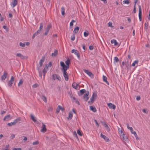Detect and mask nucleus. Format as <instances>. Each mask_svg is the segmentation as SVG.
Masks as SVG:
<instances>
[{"mask_svg":"<svg viewBox=\"0 0 150 150\" xmlns=\"http://www.w3.org/2000/svg\"><path fill=\"white\" fill-rule=\"evenodd\" d=\"M52 64V62H50L47 64V67H50L51 66Z\"/></svg>","mask_w":150,"mask_h":150,"instance_id":"52","label":"nucleus"},{"mask_svg":"<svg viewBox=\"0 0 150 150\" xmlns=\"http://www.w3.org/2000/svg\"><path fill=\"white\" fill-rule=\"evenodd\" d=\"M30 115L31 119L34 122H36L37 124L39 123V122L36 120V117L34 116L32 114H31Z\"/></svg>","mask_w":150,"mask_h":150,"instance_id":"15","label":"nucleus"},{"mask_svg":"<svg viewBox=\"0 0 150 150\" xmlns=\"http://www.w3.org/2000/svg\"><path fill=\"white\" fill-rule=\"evenodd\" d=\"M89 48L90 50H92L93 49V47L92 45H90L89 46Z\"/></svg>","mask_w":150,"mask_h":150,"instance_id":"55","label":"nucleus"},{"mask_svg":"<svg viewBox=\"0 0 150 150\" xmlns=\"http://www.w3.org/2000/svg\"><path fill=\"white\" fill-rule=\"evenodd\" d=\"M41 128L42 129L40 130V131L41 132L43 133L45 132L46 131L47 129L45 125L43 123H42Z\"/></svg>","mask_w":150,"mask_h":150,"instance_id":"9","label":"nucleus"},{"mask_svg":"<svg viewBox=\"0 0 150 150\" xmlns=\"http://www.w3.org/2000/svg\"><path fill=\"white\" fill-rule=\"evenodd\" d=\"M142 78L143 77L142 76H141L140 77H139L138 78L137 81H138V82L140 84L141 83L142 81Z\"/></svg>","mask_w":150,"mask_h":150,"instance_id":"29","label":"nucleus"},{"mask_svg":"<svg viewBox=\"0 0 150 150\" xmlns=\"http://www.w3.org/2000/svg\"><path fill=\"white\" fill-rule=\"evenodd\" d=\"M73 115L72 113L71 112H69V116L68 117H67V119H68V120H71L72 117Z\"/></svg>","mask_w":150,"mask_h":150,"instance_id":"24","label":"nucleus"},{"mask_svg":"<svg viewBox=\"0 0 150 150\" xmlns=\"http://www.w3.org/2000/svg\"><path fill=\"white\" fill-rule=\"evenodd\" d=\"M79 29V27L78 26H76L74 29L73 32L75 33H76L78 32Z\"/></svg>","mask_w":150,"mask_h":150,"instance_id":"26","label":"nucleus"},{"mask_svg":"<svg viewBox=\"0 0 150 150\" xmlns=\"http://www.w3.org/2000/svg\"><path fill=\"white\" fill-rule=\"evenodd\" d=\"M41 98L45 102H46L47 101V98L46 97L44 96H42L41 97Z\"/></svg>","mask_w":150,"mask_h":150,"instance_id":"33","label":"nucleus"},{"mask_svg":"<svg viewBox=\"0 0 150 150\" xmlns=\"http://www.w3.org/2000/svg\"><path fill=\"white\" fill-rule=\"evenodd\" d=\"M12 4L13 7H15L17 4V0H13L12 2Z\"/></svg>","mask_w":150,"mask_h":150,"instance_id":"25","label":"nucleus"},{"mask_svg":"<svg viewBox=\"0 0 150 150\" xmlns=\"http://www.w3.org/2000/svg\"><path fill=\"white\" fill-rule=\"evenodd\" d=\"M40 30H38L36 32H35L33 35L32 38L33 39L35 36H37L39 33H40Z\"/></svg>","mask_w":150,"mask_h":150,"instance_id":"19","label":"nucleus"},{"mask_svg":"<svg viewBox=\"0 0 150 150\" xmlns=\"http://www.w3.org/2000/svg\"><path fill=\"white\" fill-rule=\"evenodd\" d=\"M114 61L116 62H118L119 60L118 58L117 57H114Z\"/></svg>","mask_w":150,"mask_h":150,"instance_id":"45","label":"nucleus"},{"mask_svg":"<svg viewBox=\"0 0 150 150\" xmlns=\"http://www.w3.org/2000/svg\"><path fill=\"white\" fill-rule=\"evenodd\" d=\"M7 125L9 126H11L12 125H15L13 122H11L10 123H8L7 124Z\"/></svg>","mask_w":150,"mask_h":150,"instance_id":"39","label":"nucleus"},{"mask_svg":"<svg viewBox=\"0 0 150 150\" xmlns=\"http://www.w3.org/2000/svg\"><path fill=\"white\" fill-rule=\"evenodd\" d=\"M75 39V37L74 35L73 34L72 36H71V40L72 41H74Z\"/></svg>","mask_w":150,"mask_h":150,"instance_id":"47","label":"nucleus"},{"mask_svg":"<svg viewBox=\"0 0 150 150\" xmlns=\"http://www.w3.org/2000/svg\"><path fill=\"white\" fill-rule=\"evenodd\" d=\"M120 137L123 139V140L127 141V137L125 136V134H123L122 135H121L120 136Z\"/></svg>","mask_w":150,"mask_h":150,"instance_id":"23","label":"nucleus"},{"mask_svg":"<svg viewBox=\"0 0 150 150\" xmlns=\"http://www.w3.org/2000/svg\"><path fill=\"white\" fill-rule=\"evenodd\" d=\"M72 86L74 88L76 89H77L78 88V86H79V84H77L76 82H74L72 83Z\"/></svg>","mask_w":150,"mask_h":150,"instance_id":"17","label":"nucleus"},{"mask_svg":"<svg viewBox=\"0 0 150 150\" xmlns=\"http://www.w3.org/2000/svg\"><path fill=\"white\" fill-rule=\"evenodd\" d=\"M77 133L80 136H82V135L81 132L80 131L79 129L77 130Z\"/></svg>","mask_w":150,"mask_h":150,"instance_id":"41","label":"nucleus"},{"mask_svg":"<svg viewBox=\"0 0 150 150\" xmlns=\"http://www.w3.org/2000/svg\"><path fill=\"white\" fill-rule=\"evenodd\" d=\"M89 94V92L87 91L86 93L83 96V98L86 101H87L89 99V97L88 96Z\"/></svg>","mask_w":150,"mask_h":150,"instance_id":"8","label":"nucleus"},{"mask_svg":"<svg viewBox=\"0 0 150 150\" xmlns=\"http://www.w3.org/2000/svg\"><path fill=\"white\" fill-rule=\"evenodd\" d=\"M83 71L84 72L89 76L91 78H93L94 75L91 72H90L88 70L86 69H84Z\"/></svg>","mask_w":150,"mask_h":150,"instance_id":"4","label":"nucleus"},{"mask_svg":"<svg viewBox=\"0 0 150 150\" xmlns=\"http://www.w3.org/2000/svg\"><path fill=\"white\" fill-rule=\"evenodd\" d=\"M11 117L10 115H8L5 116L4 119V120H11Z\"/></svg>","mask_w":150,"mask_h":150,"instance_id":"16","label":"nucleus"},{"mask_svg":"<svg viewBox=\"0 0 150 150\" xmlns=\"http://www.w3.org/2000/svg\"><path fill=\"white\" fill-rule=\"evenodd\" d=\"M86 92V90L84 89H81L80 91V94L81 95H83V93H85Z\"/></svg>","mask_w":150,"mask_h":150,"instance_id":"32","label":"nucleus"},{"mask_svg":"<svg viewBox=\"0 0 150 150\" xmlns=\"http://www.w3.org/2000/svg\"><path fill=\"white\" fill-rule=\"evenodd\" d=\"M94 121L95 122L96 125L97 126H99V124L97 120H94Z\"/></svg>","mask_w":150,"mask_h":150,"instance_id":"61","label":"nucleus"},{"mask_svg":"<svg viewBox=\"0 0 150 150\" xmlns=\"http://www.w3.org/2000/svg\"><path fill=\"white\" fill-rule=\"evenodd\" d=\"M108 105L109 108H112L115 109L116 108V106L114 104L111 103H108Z\"/></svg>","mask_w":150,"mask_h":150,"instance_id":"13","label":"nucleus"},{"mask_svg":"<svg viewBox=\"0 0 150 150\" xmlns=\"http://www.w3.org/2000/svg\"><path fill=\"white\" fill-rule=\"evenodd\" d=\"M16 56L20 57L21 59H23L24 58V57L23 55L20 53H18L16 54Z\"/></svg>","mask_w":150,"mask_h":150,"instance_id":"27","label":"nucleus"},{"mask_svg":"<svg viewBox=\"0 0 150 150\" xmlns=\"http://www.w3.org/2000/svg\"><path fill=\"white\" fill-rule=\"evenodd\" d=\"M70 60L69 59H68L65 62V64L67 65H69V64H70Z\"/></svg>","mask_w":150,"mask_h":150,"instance_id":"42","label":"nucleus"},{"mask_svg":"<svg viewBox=\"0 0 150 150\" xmlns=\"http://www.w3.org/2000/svg\"><path fill=\"white\" fill-rule=\"evenodd\" d=\"M108 26L111 27H113V26L112 25V23L111 22H109L108 23Z\"/></svg>","mask_w":150,"mask_h":150,"instance_id":"54","label":"nucleus"},{"mask_svg":"<svg viewBox=\"0 0 150 150\" xmlns=\"http://www.w3.org/2000/svg\"><path fill=\"white\" fill-rule=\"evenodd\" d=\"M19 45L20 46L23 47H24L25 46V42L22 43L21 42H20Z\"/></svg>","mask_w":150,"mask_h":150,"instance_id":"34","label":"nucleus"},{"mask_svg":"<svg viewBox=\"0 0 150 150\" xmlns=\"http://www.w3.org/2000/svg\"><path fill=\"white\" fill-rule=\"evenodd\" d=\"M61 13L62 15L64 16L65 14V8L64 7H62L61 8Z\"/></svg>","mask_w":150,"mask_h":150,"instance_id":"28","label":"nucleus"},{"mask_svg":"<svg viewBox=\"0 0 150 150\" xmlns=\"http://www.w3.org/2000/svg\"><path fill=\"white\" fill-rule=\"evenodd\" d=\"M45 59V57L44 56H42V58L40 60H42L41 61V62L42 63L44 62Z\"/></svg>","mask_w":150,"mask_h":150,"instance_id":"56","label":"nucleus"},{"mask_svg":"<svg viewBox=\"0 0 150 150\" xmlns=\"http://www.w3.org/2000/svg\"><path fill=\"white\" fill-rule=\"evenodd\" d=\"M138 60H135V61L132 64V66H135L136 64H137L138 63Z\"/></svg>","mask_w":150,"mask_h":150,"instance_id":"37","label":"nucleus"},{"mask_svg":"<svg viewBox=\"0 0 150 150\" xmlns=\"http://www.w3.org/2000/svg\"><path fill=\"white\" fill-rule=\"evenodd\" d=\"M57 50H55L54 53H52L51 55L52 56H54L55 57L57 54Z\"/></svg>","mask_w":150,"mask_h":150,"instance_id":"30","label":"nucleus"},{"mask_svg":"<svg viewBox=\"0 0 150 150\" xmlns=\"http://www.w3.org/2000/svg\"><path fill=\"white\" fill-rule=\"evenodd\" d=\"M23 80L22 79H21L20 80L19 83H18V86H20L21 85L23 84Z\"/></svg>","mask_w":150,"mask_h":150,"instance_id":"36","label":"nucleus"},{"mask_svg":"<svg viewBox=\"0 0 150 150\" xmlns=\"http://www.w3.org/2000/svg\"><path fill=\"white\" fill-rule=\"evenodd\" d=\"M7 73L6 71H4L3 75L1 76V79L2 80H5L6 78Z\"/></svg>","mask_w":150,"mask_h":150,"instance_id":"12","label":"nucleus"},{"mask_svg":"<svg viewBox=\"0 0 150 150\" xmlns=\"http://www.w3.org/2000/svg\"><path fill=\"white\" fill-rule=\"evenodd\" d=\"M63 76L65 78V79L66 81H68L69 80L68 75L67 72H63Z\"/></svg>","mask_w":150,"mask_h":150,"instance_id":"11","label":"nucleus"},{"mask_svg":"<svg viewBox=\"0 0 150 150\" xmlns=\"http://www.w3.org/2000/svg\"><path fill=\"white\" fill-rule=\"evenodd\" d=\"M13 150H21V148L18 147V148H13Z\"/></svg>","mask_w":150,"mask_h":150,"instance_id":"58","label":"nucleus"},{"mask_svg":"<svg viewBox=\"0 0 150 150\" xmlns=\"http://www.w3.org/2000/svg\"><path fill=\"white\" fill-rule=\"evenodd\" d=\"M139 17L140 21L142 20V9L141 6L139 5Z\"/></svg>","mask_w":150,"mask_h":150,"instance_id":"5","label":"nucleus"},{"mask_svg":"<svg viewBox=\"0 0 150 150\" xmlns=\"http://www.w3.org/2000/svg\"><path fill=\"white\" fill-rule=\"evenodd\" d=\"M126 66L127 67V69L129 68V64L128 62H127V63H126L125 64Z\"/></svg>","mask_w":150,"mask_h":150,"instance_id":"62","label":"nucleus"},{"mask_svg":"<svg viewBox=\"0 0 150 150\" xmlns=\"http://www.w3.org/2000/svg\"><path fill=\"white\" fill-rule=\"evenodd\" d=\"M21 121V118L20 117H18L17 118L14 120L13 121L15 125L17 123Z\"/></svg>","mask_w":150,"mask_h":150,"instance_id":"18","label":"nucleus"},{"mask_svg":"<svg viewBox=\"0 0 150 150\" xmlns=\"http://www.w3.org/2000/svg\"><path fill=\"white\" fill-rule=\"evenodd\" d=\"M53 110V108L51 107H49L48 109H47V111H52Z\"/></svg>","mask_w":150,"mask_h":150,"instance_id":"48","label":"nucleus"},{"mask_svg":"<svg viewBox=\"0 0 150 150\" xmlns=\"http://www.w3.org/2000/svg\"><path fill=\"white\" fill-rule=\"evenodd\" d=\"M73 134L74 136L75 137L78 139H79V138H78L77 135L76 134V132L75 131H74L73 132Z\"/></svg>","mask_w":150,"mask_h":150,"instance_id":"38","label":"nucleus"},{"mask_svg":"<svg viewBox=\"0 0 150 150\" xmlns=\"http://www.w3.org/2000/svg\"><path fill=\"white\" fill-rule=\"evenodd\" d=\"M14 81V77L13 76H11L10 80L8 81V85L9 86H11Z\"/></svg>","mask_w":150,"mask_h":150,"instance_id":"6","label":"nucleus"},{"mask_svg":"<svg viewBox=\"0 0 150 150\" xmlns=\"http://www.w3.org/2000/svg\"><path fill=\"white\" fill-rule=\"evenodd\" d=\"M119 134H120V136H121V135H122L123 134H124L123 133V132L122 130H121L120 131H119Z\"/></svg>","mask_w":150,"mask_h":150,"instance_id":"60","label":"nucleus"},{"mask_svg":"<svg viewBox=\"0 0 150 150\" xmlns=\"http://www.w3.org/2000/svg\"><path fill=\"white\" fill-rule=\"evenodd\" d=\"M53 78L55 79V78L58 79L59 81H61V79L60 77L58 74H54L52 75Z\"/></svg>","mask_w":150,"mask_h":150,"instance_id":"14","label":"nucleus"},{"mask_svg":"<svg viewBox=\"0 0 150 150\" xmlns=\"http://www.w3.org/2000/svg\"><path fill=\"white\" fill-rule=\"evenodd\" d=\"M129 2L128 0H124L123 1V3L125 4H128L129 3Z\"/></svg>","mask_w":150,"mask_h":150,"instance_id":"44","label":"nucleus"},{"mask_svg":"<svg viewBox=\"0 0 150 150\" xmlns=\"http://www.w3.org/2000/svg\"><path fill=\"white\" fill-rule=\"evenodd\" d=\"M111 42L112 44L114 43L115 46H117L118 45V42L116 40L113 39L111 40Z\"/></svg>","mask_w":150,"mask_h":150,"instance_id":"20","label":"nucleus"},{"mask_svg":"<svg viewBox=\"0 0 150 150\" xmlns=\"http://www.w3.org/2000/svg\"><path fill=\"white\" fill-rule=\"evenodd\" d=\"M39 144V142L38 141H36L35 142H33L32 143V144L33 145H37Z\"/></svg>","mask_w":150,"mask_h":150,"instance_id":"43","label":"nucleus"},{"mask_svg":"<svg viewBox=\"0 0 150 150\" xmlns=\"http://www.w3.org/2000/svg\"><path fill=\"white\" fill-rule=\"evenodd\" d=\"M60 64L61 66L62 67L65 65L64 62H63L61 61L60 62Z\"/></svg>","mask_w":150,"mask_h":150,"instance_id":"51","label":"nucleus"},{"mask_svg":"<svg viewBox=\"0 0 150 150\" xmlns=\"http://www.w3.org/2000/svg\"><path fill=\"white\" fill-rule=\"evenodd\" d=\"M90 110L94 112H95L96 111V109L94 106H90Z\"/></svg>","mask_w":150,"mask_h":150,"instance_id":"22","label":"nucleus"},{"mask_svg":"<svg viewBox=\"0 0 150 150\" xmlns=\"http://www.w3.org/2000/svg\"><path fill=\"white\" fill-rule=\"evenodd\" d=\"M66 66L65 65L61 69V70H62L63 72H66L67 69H66Z\"/></svg>","mask_w":150,"mask_h":150,"instance_id":"35","label":"nucleus"},{"mask_svg":"<svg viewBox=\"0 0 150 150\" xmlns=\"http://www.w3.org/2000/svg\"><path fill=\"white\" fill-rule=\"evenodd\" d=\"M58 108H59V110H61L62 111H63L64 110V109L62 108V106L60 105H59L58 106Z\"/></svg>","mask_w":150,"mask_h":150,"instance_id":"46","label":"nucleus"},{"mask_svg":"<svg viewBox=\"0 0 150 150\" xmlns=\"http://www.w3.org/2000/svg\"><path fill=\"white\" fill-rule=\"evenodd\" d=\"M68 94L69 95V96L71 98H72L73 97V95H72V93H71L69 92Z\"/></svg>","mask_w":150,"mask_h":150,"instance_id":"64","label":"nucleus"},{"mask_svg":"<svg viewBox=\"0 0 150 150\" xmlns=\"http://www.w3.org/2000/svg\"><path fill=\"white\" fill-rule=\"evenodd\" d=\"M127 128L128 129H130V131L132 133L134 134V136L136 137V139H138V136L136 132L135 131H133V129L132 128V127H130L129 126V124L128 123L127 124Z\"/></svg>","mask_w":150,"mask_h":150,"instance_id":"1","label":"nucleus"},{"mask_svg":"<svg viewBox=\"0 0 150 150\" xmlns=\"http://www.w3.org/2000/svg\"><path fill=\"white\" fill-rule=\"evenodd\" d=\"M103 80L104 81L106 82V83L108 85H109V83L107 81V78L104 75H103Z\"/></svg>","mask_w":150,"mask_h":150,"instance_id":"21","label":"nucleus"},{"mask_svg":"<svg viewBox=\"0 0 150 150\" xmlns=\"http://www.w3.org/2000/svg\"><path fill=\"white\" fill-rule=\"evenodd\" d=\"M83 35L85 37L88 36L89 35L88 32L87 30H86L84 32Z\"/></svg>","mask_w":150,"mask_h":150,"instance_id":"31","label":"nucleus"},{"mask_svg":"<svg viewBox=\"0 0 150 150\" xmlns=\"http://www.w3.org/2000/svg\"><path fill=\"white\" fill-rule=\"evenodd\" d=\"M3 28L5 29L7 31H8V28L7 27V26L6 25H4L3 27Z\"/></svg>","mask_w":150,"mask_h":150,"instance_id":"50","label":"nucleus"},{"mask_svg":"<svg viewBox=\"0 0 150 150\" xmlns=\"http://www.w3.org/2000/svg\"><path fill=\"white\" fill-rule=\"evenodd\" d=\"M43 28V24L42 23H40V26L39 28V29L38 30H40V31H41V30Z\"/></svg>","mask_w":150,"mask_h":150,"instance_id":"49","label":"nucleus"},{"mask_svg":"<svg viewBox=\"0 0 150 150\" xmlns=\"http://www.w3.org/2000/svg\"><path fill=\"white\" fill-rule=\"evenodd\" d=\"M100 137L103 139L106 142H108L109 141V138L105 135H103L102 133L100 134Z\"/></svg>","mask_w":150,"mask_h":150,"instance_id":"10","label":"nucleus"},{"mask_svg":"<svg viewBox=\"0 0 150 150\" xmlns=\"http://www.w3.org/2000/svg\"><path fill=\"white\" fill-rule=\"evenodd\" d=\"M47 69V64H45V67L44 68V69H43V70L42 71V72H40V71H39V76L40 77H41L42 75H43V76H44V78L45 77V73L47 71L46 70Z\"/></svg>","mask_w":150,"mask_h":150,"instance_id":"2","label":"nucleus"},{"mask_svg":"<svg viewBox=\"0 0 150 150\" xmlns=\"http://www.w3.org/2000/svg\"><path fill=\"white\" fill-rule=\"evenodd\" d=\"M141 98L139 96H137L136 97V99L137 100H140Z\"/></svg>","mask_w":150,"mask_h":150,"instance_id":"59","label":"nucleus"},{"mask_svg":"<svg viewBox=\"0 0 150 150\" xmlns=\"http://www.w3.org/2000/svg\"><path fill=\"white\" fill-rule=\"evenodd\" d=\"M38 86V85L37 83H35L32 85L33 88H36Z\"/></svg>","mask_w":150,"mask_h":150,"instance_id":"53","label":"nucleus"},{"mask_svg":"<svg viewBox=\"0 0 150 150\" xmlns=\"http://www.w3.org/2000/svg\"><path fill=\"white\" fill-rule=\"evenodd\" d=\"M71 52L72 53H74L76 54L78 58L79 59L80 57L79 53V52L77 50L73 49L71 50Z\"/></svg>","mask_w":150,"mask_h":150,"instance_id":"7","label":"nucleus"},{"mask_svg":"<svg viewBox=\"0 0 150 150\" xmlns=\"http://www.w3.org/2000/svg\"><path fill=\"white\" fill-rule=\"evenodd\" d=\"M45 59V57L44 56H42V58L40 60H42L41 61V62L42 63L44 62Z\"/></svg>","mask_w":150,"mask_h":150,"instance_id":"57","label":"nucleus"},{"mask_svg":"<svg viewBox=\"0 0 150 150\" xmlns=\"http://www.w3.org/2000/svg\"><path fill=\"white\" fill-rule=\"evenodd\" d=\"M97 97V95L96 93L95 94L94 93H93L92 96L90 99V100L88 101V104L89 105H91L94 101V98H96Z\"/></svg>","mask_w":150,"mask_h":150,"instance_id":"3","label":"nucleus"},{"mask_svg":"<svg viewBox=\"0 0 150 150\" xmlns=\"http://www.w3.org/2000/svg\"><path fill=\"white\" fill-rule=\"evenodd\" d=\"M15 137V136L14 134H12L10 137L11 139H13Z\"/></svg>","mask_w":150,"mask_h":150,"instance_id":"63","label":"nucleus"},{"mask_svg":"<svg viewBox=\"0 0 150 150\" xmlns=\"http://www.w3.org/2000/svg\"><path fill=\"white\" fill-rule=\"evenodd\" d=\"M100 122L102 123V125H104L105 127H108V125L105 122H103L102 121H100Z\"/></svg>","mask_w":150,"mask_h":150,"instance_id":"40","label":"nucleus"}]
</instances>
